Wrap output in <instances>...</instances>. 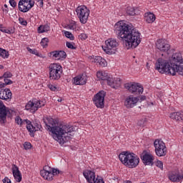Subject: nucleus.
<instances>
[{"mask_svg":"<svg viewBox=\"0 0 183 183\" xmlns=\"http://www.w3.org/2000/svg\"><path fill=\"white\" fill-rule=\"evenodd\" d=\"M0 79H2V77H0Z\"/></svg>","mask_w":183,"mask_h":183,"instance_id":"nucleus-62","label":"nucleus"},{"mask_svg":"<svg viewBox=\"0 0 183 183\" xmlns=\"http://www.w3.org/2000/svg\"><path fill=\"white\" fill-rule=\"evenodd\" d=\"M66 46L69 49H76V46H75V43H74V42L66 41Z\"/></svg>","mask_w":183,"mask_h":183,"instance_id":"nucleus-35","label":"nucleus"},{"mask_svg":"<svg viewBox=\"0 0 183 183\" xmlns=\"http://www.w3.org/2000/svg\"><path fill=\"white\" fill-rule=\"evenodd\" d=\"M83 175L89 183H94V179H96L95 172L92 170H84L83 172Z\"/></svg>","mask_w":183,"mask_h":183,"instance_id":"nucleus-25","label":"nucleus"},{"mask_svg":"<svg viewBox=\"0 0 183 183\" xmlns=\"http://www.w3.org/2000/svg\"><path fill=\"white\" fill-rule=\"evenodd\" d=\"M36 1H37V2H40L39 3V5H40V6H44V0H36Z\"/></svg>","mask_w":183,"mask_h":183,"instance_id":"nucleus-52","label":"nucleus"},{"mask_svg":"<svg viewBox=\"0 0 183 183\" xmlns=\"http://www.w3.org/2000/svg\"><path fill=\"white\" fill-rule=\"evenodd\" d=\"M2 102V101H0V104Z\"/></svg>","mask_w":183,"mask_h":183,"instance_id":"nucleus-63","label":"nucleus"},{"mask_svg":"<svg viewBox=\"0 0 183 183\" xmlns=\"http://www.w3.org/2000/svg\"><path fill=\"white\" fill-rule=\"evenodd\" d=\"M90 11L87 6H79L76 9V14L79 18L81 24H85L88 22V18H89Z\"/></svg>","mask_w":183,"mask_h":183,"instance_id":"nucleus-7","label":"nucleus"},{"mask_svg":"<svg viewBox=\"0 0 183 183\" xmlns=\"http://www.w3.org/2000/svg\"><path fill=\"white\" fill-rule=\"evenodd\" d=\"M113 81H111V84H115L117 83V81H119V84H116L114 85V87H112L114 89H117V88H118L119 86H121V79L119 78H113L112 77Z\"/></svg>","mask_w":183,"mask_h":183,"instance_id":"nucleus-33","label":"nucleus"},{"mask_svg":"<svg viewBox=\"0 0 183 183\" xmlns=\"http://www.w3.org/2000/svg\"><path fill=\"white\" fill-rule=\"evenodd\" d=\"M93 183H105V182H104V179H102L101 177L97 176V178L94 180Z\"/></svg>","mask_w":183,"mask_h":183,"instance_id":"nucleus-40","label":"nucleus"},{"mask_svg":"<svg viewBox=\"0 0 183 183\" xmlns=\"http://www.w3.org/2000/svg\"><path fill=\"white\" fill-rule=\"evenodd\" d=\"M156 47L162 52H168L171 49V45L164 39H160L156 42Z\"/></svg>","mask_w":183,"mask_h":183,"instance_id":"nucleus-17","label":"nucleus"},{"mask_svg":"<svg viewBox=\"0 0 183 183\" xmlns=\"http://www.w3.org/2000/svg\"><path fill=\"white\" fill-rule=\"evenodd\" d=\"M3 78L7 79V78H12V73L9 71H6L4 74Z\"/></svg>","mask_w":183,"mask_h":183,"instance_id":"nucleus-43","label":"nucleus"},{"mask_svg":"<svg viewBox=\"0 0 183 183\" xmlns=\"http://www.w3.org/2000/svg\"><path fill=\"white\" fill-rule=\"evenodd\" d=\"M48 124H46L47 130L51 132L52 137L55 141L59 142L60 144H64L66 142V139H69L72 135L69 133L72 132L73 128L65 124H55V120L51 117L47 118Z\"/></svg>","mask_w":183,"mask_h":183,"instance_id":"nucleus-3","label":"nucleus"},{"mask_svg":"<svg viewBox=\"0 0 183 183\" xmlns=\"http://www.w3.org/2000/svg\"><path fill=\"white\" fill-rule=\"evenodd\" d=\"M4 8L6 9H8V5L4 4Z\"/></svg>","mask_w":183,"mask_h":183,"instance_id":"nucleus-60","label":"nucleus"},{"mask_svg":"<svg viewBox=\"0 0 183 183\" xmlns=\"http://www.w3.org/2000/svg\"><path fill=\"white\" fill-rule=\"evenodd\" d=\"M126 89H128L131 94L134 95H141L144 92V87L139 83H127L125 84Z\"/></svg>","mask_w":183,"mask_h":183,"instance_id":"nucleus-15","label":"nucleus"},{"mask_svg":"<svg viewBox=\"0 0 183 183\" xmlns=\"http://www.w3.org/2000/svg\"><path fill=\"white\" fill-rule=\"evenodd\" d=\"M16 123L17 125H20V127H24V125H26V129L30 132L31 137H34V132L36 131H39L42 126L39 122H36L32 124L31 121L29 119H24L22 120L21 117H16L15 119Z\"/></svg>","mask_w":183,"mask_h":183,"instance_id":"nucleus-5","label":"nucleus"},{"mask_svg":"<svg viewBox=\"0 0 183 183\" xmlns=\"http://www.w3.org/2000/svg\"><path fill=\"white\" fill-rule=\"evenodd\" d=\"M97 76L99 81H107V84L111 88H115V85H119V80H117L116 83L111 84V81H113L112 76L108 75V73L104 71H99L97 72Z\"/></svg>","mask_w":183,"mask_h":183,"instance_id":"nucleus-13","label":"nucleus"},{"mask_svg":"<svg viewBox=\"0 0 183 183\" xmlns=\"http://www.w3.org/2000/svg\"><path fill=\"white\" fill-rule=\"evenodd\" d=\"M48 88L54 92H56V91H59V87L54 84H49Z\"/></svg>","mask_w":183,"mask_h":183,"instance_id":"nucleus-36","label":"nucleus"},{"mask_svg":"<svg viewBox=\"0 0 183 183\" xmlns=\"http://www.w3.org/2000/svg\"><path fill=\"white\" fill-rule=\"evenodd\" d=\"M9 2L12 8H15L16 6V1L15 0H9Z\"/></svg>","mask_w":183,"mask_h":183,"instance_id":"nucleus-46","label":"nucleus"},{"mask_svg":"<svg viewBox=\"0 0 183 183\" xmlns=\"http://www.w3.org/2000/svg\"><path fill=\"white\" fill-rule=\"evenodd\" d=\"M19 24H21V25H23L24 26H26L28 25V22L26 21V20H25L24 18L22 17H19Z\"/></svg>","mask_w":183,"mask_h":183,"instance_id":"nucleus-39","label":"nucleus"},{"mask_svg":"<svg viewBox=\"0 0 183 183\" xmlns=\"http://www.w3.org/2000/svg\"><path fill=\"white\" fill-rule=\"evenodd\" d=\"M40 175L44 179H46V181H52L53 179L52 170H51L49 166H45L43 169L40 171Z\"/></svg>","mask_w":183,"mask_h":183,"instance_id":"nucleus-19","label":"nucleus"},{"mask_svg":"<svg viewBox=\"0 0 183 183\" xmlns=\"http://www.w3.org/2000/svg\"><path fill=\"white\" fill-rule=\"evenodd\" d=\"M49 78L51 81H58L62 75V66L59 63H52L49 66Z\"/></svg>","mask_w":183,"mask_h":183,"instance_id":"nucleus-6","label":"nucleus"},{"mask_svg":"<svg viewBox=\"0 0 183 183\" xmlns=\"http://www.w3.org/2000/svg\"><path fill=\"white\" fill-rule=\"evenodd\" d=\"M16 29L15 27H10L7 29V34L9 35H12V34H15Z\"/></svg>","mask_w":183,"mask_h":183,"instance_id":"nucleus-41","label":"nucleus"},{"mask_svg":"<svg viewBox=\"0 0 183 183\" xmlns=\"http://www.w3.org/2000/svg\"><path fill=\"white\" fill-rule=\"evenodd\" d=\"M119 159L127 168H137L139 165V157L132 152H122L119 154Z\"/></svg>","mask_w":183,"mask_h":183,"instance_id":"nucleus-4","label":"nucleus"},{"mask_svg":"<svg viewBox=\"0 0 183 183\" xmlns=\"http://www.w3.org/2000/svg\"><path fill=\"white\" fill-rule=\"evenodd\" d=\"M0 56H1V58H4V59L9 58V52L5 49H3L1 48L0 50Z\"/></svg>","mask_w":183,"mask_h":183,"instance_id":"nucleus-32","label":"nucleus"},{"mask_svg":"<svg viewBox=\"0 0 183 183\" xmlns=\"http://www.w3.org/2000/svg\"><path fill=\"white\" fill-rule=\"evenodd\" d=\"M88 81V76L86 74H79L73 79V84L74 85H85Z\"/></svg>","mask_w":183,"mask_h":183,"instance_id":"nucleus-21","label":"nucleus"},{"mask_svg":"<svg viewBox=\"0 0 183 183\" xmlns=\"http://www.w3.org/2000/svg\"><path fill=\"white\" fill-rule=\"evenodd\" d=\"M105 95H107V93L104 91H100L94 95L93 102L97 108L102 109L105 107Z\"/></svg>","mask_w":183,"mask_h":183,"instance_id":"nucleus-14","label":"nucleus"},{"mask_svg":"<svg viewBox=\"0 0 183 183\" xmlns=\"http://www.w3.org/2000/svg\"><path fill=\"white\" fill-rule=\"evenodd\" d=\"M169 118L174 121H183V111L174 112L169 114Z\"/></svg>","mask_w":183,"mask_h":183,"instance_id":"nucleus-27","label":"nucleus"},{"mask_svg":"<svg viewBox=\"0 0 183 183\" xmlns=\"http://www.w3.org/2000/svg\"><path fill=\"white\" fill-rule=\"evenodd\" d=\"M11 169L15 181H16V182H21V181H22V174L19 171V168H18L16 165L14 164Z\"/></svg>","mask_w":183,"mask_h":183,"instance_id":"nucleus-26","label":"nucleus"},{"mask_svg":"<svg viewBox=\"0 0 183 183\" xmlns=\"http://www.w3.org/2000/svg\"><path fill=\"white\" fill-rule=\"evenodd\" d=\"M9 112V108L6 107L1 102L0 103V124H5L6 122V117H8Z\"/></svg>","mask_w":183,"mask_h":183,"instance_id":"nucleus-18","label":"nucleus"},{"mask_svg":"<svg viewBox=\"0 0 183 183\" xmlns=\"http://www.w3.org/2000/svg\"><path fill=\"white\" fill-rule=\"evenodd\" d=\"M119 44L116 39H108L105 41V46H102L103 51L108 54L109 55H112L114 54V51H115V48L118 46Z\"/></svg>","mask_w":183,"mask_h":183,"instance_id":"nucleus-9","label":"nucleus"},{"mask_svg":"<svg viewBox=\"0 0 183 183\" xmlns=\"http://www.w3.org/2000/svg\"><path fill=\"white\" fill-rule=\"evenodd\" d=\"M0 51H1V48H0Z\"/></svg>","mask_w":183,"mask_h":183,"instance_id":"nucleus-64","label":"nucleus"},{"mask_svg":"<svg viewBox=\"0 0 183 183\" xmlns=\"http://www.w3.org/2000/svg\"><path fill=\"white\" fill-rule=\"evenodd\" d=\"M114 31L122 41H125L127 49H134L141 44V33L127 23L121 20L114 25Z\"/></svg>","mask_w":183,"mask_h":183,"instance_id":"nucleus-1","label":"nucleus"},{"mask_svg":"<svg viewBox=\"0 0 183 183\" xmlns=\"http://www.w3.org/2000/svg\"><path fill=\"white\" fill-rule=\"evenodd\" d=\"M127 14L134 16V15H137L138 14V10L135 9L134 7L129 6L126 10Z\"/></svg>","mask_w":183,"mask_h":183,"instance_id":"nucleus-29","label":"nucleus"},{"mask_svg":"<svg viewBox=\"0 0 183 183\" xmlns=\"http://www.w3.org/2000/svg\"><path fill=\"white\" fill-rule=\"evenodd\" d=\"M0 69H4V65L0 64Z\"/></svg>","mask_w":183,"mask_h":183,"instance_id":"nucleus-57","label":"nucleus"},{"mask_svg":"<svg viewBox=\"0 0 183 183\" xmlns=\"http://www.w3.org/2000/svg\"><path fill=\"white\" fill-rule=\"evenodd\" d=\"M49 29L50 28L48 24L41 25L38 28V32L39 34H44V32H48Z\"/></svg>","mask_w":183,"mask_h":183,"instance_id":"nucleus-31","label":"nucleus"},{"mask_svg":"<svg viewBox=\"0 0 183 183\" xmlns=\"http://www.w3.org/2000/svg\"><path fill=\"white\" fill-rule=\"evenodd\" d=\"M144 124L145 122L143 120H140L139 122H138V125H139V127H144Z\"/></svg>","mask_w":183,"mask_h":183,"instance_id":"nucleus-51","label":"nucleus"},{"mask_svg":"<svg viewBox=\"0 0 183 183\" xmlns=\"http://www.w3.org/2000/svg\"><path fill=\"white\" fill-rule=\"evenodd\" d=\"M3 183H11V179L8 177H5L4 179H3Z\"/></svg>","mask_w":183,"mask_h":183,"instance_id":"nucleus-48","label":"nucleus"},{"mask_svg":"<svg viewBox=\"0 0 183 183\" xmlns=\"http://www.w3.org/2000/svg\"><path fill=\"white\" fill-rule=\"evenodd\" d=\"M3 11L6 12V14H8V9H3Z\"/></svg>","mask_w":183,"mask_h":183,"instance_id":"nucleus-55","label":"nucleus"},{"mask_svg":"<svg viewBox=\"0 0 183 183\" xmlns=\"http://www.w3.org/2000/svg\"><path fill=\"white\" fill-rule=\"evenodd\" d=\"M51 174H53V177H54V175H58V174H59V170L57 169H52L51 167Z\"/></svg>","mask_w":183,"mask_h":183,"instance_id":"nucleus-44","label":"nucleus"},{"mask_svg":"<svg viewBox=\"0 0 183 183\" xmlns=\"http://www.w3.org/2000/svg\"><path fill=\"white\" fill-rule=\"evenodd\" d=\"M90 62H94V64H99L100 66H107V63L105 59L99 56H89Z\"/></svg>","mask_w":183,"mask_h":183,"instance_id":"nucleus-22","label":"nucleus"},{"mask_svg":"<svg viewBox=\"0 0 183 183\" xmlns=\"http://www.w3.org/2000/svg\"><path fill=\"white\" fill-rule=\"evenodd\" d=\"M0 31L1 32H4V34H8V29H6L5 27L0 29Z\"/></svg>","mask_w":183,"mask_h":183,"instance_id":"nucleus-49","label":"nucleus"},{"mask_svg":"<svg viewBox=\"0 0 183 183\" xmlns=\"http://www.w3.org/2000/svg\"><path fill=\"white\" fill-rule=\"evenodd\" d=\"M154 152L157 157H165L167 155L168 150L167 149V146L162 140L156 139L154 142Z\"/></svg>","mask_w":183,"mask_h":183,"instance_id":"nucleus-8","label":"nucleus"},{"mask_svg":"<svg viewBox=\"0 0 183 183\" xmlns=\"http://www.w3.org/2000/svg\"><path fill=\"white\" fill-rule=\"evenodd\" d=\"M0 99L4 101H11L12 99V92L9 89H5L4 90L0 89Z\"/></svg>","mask_w":183,"mask_h":183,"instance_id":"nucleus-24","label":"nucleus"},{"mask_svg":"<svg viewBox=\"0 0 183 183\" xmlns=\"http://www.w3.org/2000/svg\"><path fill=\"white\" fill-rule=\"evenodd\" d=\"M50 55L56 61H61L66 58V53L64 51H54L50 52Z\"/></svg>","mask_w":183,"mask_h":183,"instance_id":"nucleus-23","label":"nucleus"},{"mask_svg":"<svg viewBox=\"0 0 183 183\" xmlns=\"http://www.w3.org/2000/svg\"><path fill=\"white\" fill-rule=\"evenodd\" d=\"M45 105V102L38 100L36 99H34L29 101L25 106L26 111H30L32 114L36 112L39 108L44 107Z\"/></svg>","mask_w":183,"mask_h":183,"instance_id":"nucleus-10","label":"nucleus"},{"mask_svg":"<svg viewBox=\"0 0 183 183\" xmlns=\"http://www.w3.org/2000/svg\"><path fill=\"white\" fill-rule=\"evenodd\" d=\"M156 167L159 168L162 171L164 170V163L161 160H157V161Z\"/></svg>","mask_w":183,"mask_h":183,"instance_id":"nucleus-38","label":"nucleus"},{"mask_svg":"<svg viewBox=\"0 0 183 183\" xmlns=\"http://www.w3.org/2000/svg\"><path fill=\"white\" fill-rule=\"evenodd\" d=\"M64 35H65V37L70 39V41H74V34H72V33H71L69 31H65Z\"/></svg>","mask_w":183,"mask_h":183,"instance_id":"nucleus-37","label":"nucleus"},{"mask_svg":"<svg viewBox=\"0 0 183 183\" xmlns=\"http://www.w3.org/2000/svg\"><path fill=\"white\" fill-rule=\"evenodd\" d=\"M168 179L172 182H182L183 181V169H175L169 171L168 173Z\"/></svg>","mask_w":183,"mask_h":183,"instance_id":"nucleus-11","label":"nucleus"},{"mask_svg":"<svg viewBox=\"0 0 183 183\" xmlns=\"http://www.w3.org/2000/svg\"><path fill=\"white\" fill-rule=\"evenodd\" d=\"M140 158L144 165H150V167H152V165H154V161H155V156L152 154L151 152L144 150L142 153Z\"/></svg>","mask_w":183,"mask_h":183,"instance_id":"nucleus-16","label":"nucleus"},{"mask_svg":"<svg viewBox=\"0 0 183 183\" xmlns=\"http://www.w3.org/2000/svg\"><path fill=\"white\" fill-rule=\"evenodd\" d=\"M155 19H157V17H155L154 13L147 12L144 14V20L147 24H153V22H155Z\"/></svg>","mask_w":183,"mask_h":183,"instance_id":"nucleus-28","label":"nucleus"},{"mask_svg":"<svg viewBox=\"0 0 183 183\" xmlns=\"http://www.w3.org/2000/svg\"><path fill=\"white\" fill-rule=\"evenodd\" d=\"M48 42H49V39L46 37H44L41 39L40 44L43 48H46V46H48Z\"/></svg>","mask_w":183,"mask_h":183,"instance_id":"nucleus-34","label":"nucleus"},{"mask_svg":"<svg viewBox=\"0 0 183 183\" xmlns=\"http://www.w3.org/2000/svg\"><path fill=\"white\" fill-rule=\"evenodd\" d=\"M27 51H29V52H30V54H32L33 55H39L38 51L35 49L27 48Z\"/></svg>","mask_w":183,"mask_h":183,"instance_id":"nucleus-42","label":"nucleus"},{"mask_svg":"<svg viewBox=\"0 0 183 183\" xmlns=\"http://www.w3.org/2000/svg\"><path fill=\"white\" fill-rule=\"evenodd\" d=\"M68 28L71 31H76V29H78L77 28H79V26L76 24V21L71 20L68 24Z\"/></svg>","mask_w":183,"mask_h":183,"instance_id":"nucleus-30","label":"nucleus"},{"mask_svg":"<svg viewBox=\"0 0 183 183\" xmlns=\"http://www.w3.org/2000/svg\"><path fill=\"white\" fill-rule=\"evenodd\" d=\"M81 39L85 40V39H86V38H88V36H86V34H81Z\"/></svg>","mask_w":183,"mask_h":183,"instance_id":"nucleus-50","label":"nucleus"},{"mask_svg":"<svg viewBox=\"0 0 183 183\" xmlns=\"http://www.w3.org/2000/svg\"><path fill=\"white\" fill-rule=\"evenodd\" d=\"M32 145L29 142H25L24 144V147L25 149H31Z\"/></svg>","mask_w":183,"mask_h":183,"instance_id":"nucleus-45","label":"nucleus"},{"mask_svg":"<svg viewBox=\"0 0 183 183\" xmlns=\"http://www.w3.org/2000/svg\"><path fill=\"white\" fill-rule=\"evenodd\" d=\"M36 56H39L40 58H45V56H43L41 54H39L38 52V55H36Z\"/></svg>","mask_w":183,"mask_h":183,"instance_id":"nucleus-54","label":"nucleus"},{"mask_svg":"<svg viewBox=\"0 0 183 183\" xmlns=\"http://www.w3.org/2000/svg\"><path fill=\"white\" fill-rule=\"evenodd\" d=\"M34 5L35 1L33 0H19L18 3L19 10L24 14L29 12Z\"/></svg>","mask_w":183,"mask_h":183,"instance_id":"nucleus-12","label":"nucleus"},{"mask_svg":"<svg viewBox=\"0 0 183 183\" xmlns=\"http://www.w3.org/2000/svg\"><path fill=\"white\" fill-rule=\"evenodd\" d=\"M172 59L174 63L162 58L158 59L155 64V69L160 74L172 75V76H175L177 73L179 74V75L183 76L182 54L179 52L174 53L172 56Z\"/></svg>","mask_w":183,"mask_h":183,"instance_id":"nucleus-2","label":"nucleus"},{"mask_svg":"<svg viewBox=\"0 0 183 183\" xmlns=\"http://www.w3.org/2000/svg\"><path fill=\"white\" fill-rule=\"evenodd\" d=\"M5 86H6V84H5V83L0 82V89L5 88Z\"/></svg>","mask_w":183,"mask_h":183,"instance_id":"nucleus-53","label":"nucleus"},{"mask_svg":"<svg viewBox=\"0 0 183 183\" xmlns=\"http://www.w3.org/2000/svg\"><path fill=\"white\" fill-rule=\"evenodd\" d=\"M162 2H165V1H168V0H160Z\"/></svg>","mask_w":183,"mask_h":183,"instance_id":"nucleus-61","label":"nucleus"},{"mask_svg":"<svg viewBox=\"0 0 183 183\" xmlns=\"http://www.w3.org/2000/svg\"><path fill=\"white\" fill-rule=\"evenodd\" d=\"M4 84H6V85H11V84H12V81L11 80H10V79H4Z\"/></svg>","mask_w":183,"mask_h":183,"instance_id":"nucleus-47","label":"nucleus"},{"mask_svg":"<svg viewBox=\"0 0 183 183\" xmlns=\"http://www.w3.org/2000/svg\"><path fill=\"white\" fill-rule=\"evenodd\" d=\"M138 97L130 95L126 98L124 105L127 108H134L138 103Z\"/></svg>","mask_w":183,"mask_h":183,"instance_id":"nucleus-20","label":"nucleus"},{"mask_svg":"<svg viewBox=\"0 0 183 183\" xmlns=\"http://www.w3.org/2000/svg\"><path fill=\"white\" fill-rule=\"evenodd\" d=\"M4 28V25L0 24V29H2Z\"/></svg>","mask_w":183,"mask_h":183,"instance_id":"nucleus-56","label":"nucleus"},{"mask_svg":"<svg viewBox=\"0 0 183 183\" xmlns=\"http://www.w3.org/2000/svg\"><path fill=\"white\" fill-rule=\"evenodd\" d=\"M57 102H62V99H59L57 100Z\"/></svg>","mask_w":183,"mask_h":183,"instance_id":"nucleus-59","label":"nucleus"},{"mask_svg":"<svg viewBox=\"0 0 183 183\" xmlns=\"http://www.w3.org/2000/svg\"><path fill=\"white\" fill-rule=\"evenodd\" d=\"M145 99H146V97H142V99H141L142 101H144V100H145Z\"/></svg>","mask_w":183,"mask_h":183,"instance_id":"nucleus-58","label":"nucleus"}]
</instances>
